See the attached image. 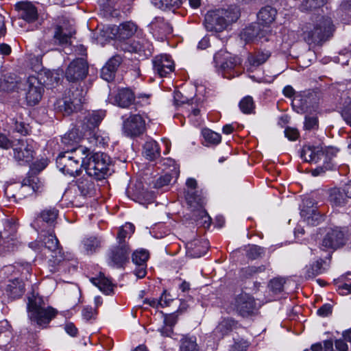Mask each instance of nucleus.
Here are the masks:
<instances>
[{
    "label": "nucleus",
    "mask_w": 351,
    "mask_h": 351,
    "mask_svg": "<svg viewBox=\"0 0 351 351\" xmlns=\"http://www.w3.org/2000/svg\"><path fill=\"white\" fill-rule=\"evenodd\" d=\"M122 130L127 136H138L145 131V121L140 114H132L123 121Z\"/></svg>",
    "instance_id": "8"
},
{
    "label": "nucleus",
    "mask_w": 351,
    "mask_h": 351,
    "mask_svg": "<svg viewBox=\"0 0 351 351\" xmlns=\"http://www.w3.org/2000/svg\"><path fill=\"white\" fill-rule=\"evenodd\" d=\"M248 346V343L244 340L235 341L232 347V351H245Z\"/></svg>",
    "instance_id": "59"
},
{
    "label": "nucleus",
    "mask_w": 351,
    "mask_h": 351,
    "mask_svg": "<svg viewBox=\"0 0 351 351\" xmlns=\"http://www.w3.org/2000/svg\"><path fill=\"white\" fill-rule=\"evenodd\" d=\"M112 103L121 108H128L133 104L135 96L132 90L125 88L119 89L117 93L110 98Z\"/></svg>",
    "instance_id": "17"
},
{
    "label": "nucleus",
    "mask_w": 351,
    "mask_h": 351,
    "mask_svg": "<svg viewBox=\"0 0 351 351\" xmlns=\"http://www.w3.org/2000/svg\"><path fill=\"white\" fill-rule=\"evenodd\" d=\"M332 152V148H325L321 145H305L301 152V157L307 162H317L324 159H330L329 153Z\"/></svg>",
    "instance_id": "10"
},
{
    "label": "nucleus",
    "mask_w": 351,
    "mask_h": 351,
    "mask_svg": "<svg viewBox=\"0 0 351 351\" xmlns=\"http://www.w3.org/2000/svg\"><path fill=\"white\" fill-rule=\"evenodd\" d=\"M15 8L19 12L20 18L28 23L36 21L38 18V12L35 6L28 1L19 2L15 5Z\"/></svg>",
    "instance_id": "15"
},
{
    "label": "nucleus",
    "mask_w": 351,
    "mask_h": 351,
    "mask_svg": "<svg viewBox=\"0 0 351 351\" xmlns=\"http://www.w3.org/2000/svg\"><path fill=\"white\" fill-rule=\"evenodd\" d=\"M264 254V249L256 245H249L247 250V256L252 260L262 257Z\"/></svg>",
    "instance_id": "44"
},
{
    "label": "nucleus",
    "mask_w": 351,
    "mask_h": 351,
    "mask_svg": "<svg viewBox=\"0 0 351 351\" xmlns=\"http://www.w3.org/2000/svg\"><path fill=\"white\" fill-rule=\"evenodd\" d=\"M235 324H236L234 320L225 319L222 320L216 327L215 329V333L216 335L223 336L224 335L231 331L235 326Z\"/></svg>",
    "instance_id": "35"
},
{
    "label": "nucleus",
    "mask_w": 351,
    "mask_h": 351,
    "mask_svg": "<svg viewBox=\"0 0 351 351\" xmlns=\"http://www.w3.org/2000/svg\"><path fill=\"white\" fill-rule=\"evenodd\" d=\"M202 134L204 141L206 142V145H217L221 142V135L210 129H203L202 131Z\"/></svg>",
    "instance_id": "34"
},
{
    "label": "nucleus",
    "mask_w": 351,
    "mask_h": 351,
    "mask_svg": "<svg viewBox=\"0 0 351 351\" xmlns=\"http://www.w3.org/2000/svg\"><path fill=\"white\" fill-rule=\"evenodd\" d=\"M174 103L176 106H180L182 104H188L190 101V99L184 96L181 92H174Z\"/></svg>",
    "instance_id": "56"
},
{
    "label": "nucleus",
    "mask_w": 351,
    "mask_h": 351,
    "mask_svg": "<svg viewBox=\"0 0 351 351\" xmlns=\"http://www.w3.org/2000/svg\"><path fill=\"white\" fill-rule=\"evenodd\" d=\"M154 70L160 77H165L174 69V63L167 55L158 56L153 60Z\"/></svg>",
    "instance_id": "14"
},
{
    "label": "nucleus",
    "mask_w": 351,
    "mask_h": 351,
    "mask_svg": "<svg viewBox=\"0 0 351 351\" xmlns=\"http://www.w3.org/2000/svg\"><path fill=\"white\" fill-rule=\"evenodd\" d=\"M285 280L282 278H274L268 284L269 289L274 293H280L283 290Z\"/></svg>",
    "instance_id": "45"
},
{
    "label": "nucleus",
    "mask_w": 351,
    "mask_h": 351,
    "mask_svg": "<svg viewBox=\"0 0 351 351\" xmlns=\"http://www.w3.org/2000/svg\"><path fill=\"white\" fill-rule=\"evenodd\" d=\"M115 73V71L105 64L101 69V77L106 81L110 82L114 79Z\"/></svg>",
    "instance_id": "52"
},
{
    "label": "nucleus",
    "mask_w": 351,
    "mask_h": 351,
    "mask_svg": "<svg viewBox=\"0 0 351 351\" xmlns=\"http://www.w3.org/2000/svg\"><path fill=\"white\" fill-rule=\"evenodd\" d=\"M317 119L315 117H306L304 128L306 130H311L317 125Z\"/></svg>",
    "instance_id": "60"
},
{
    "label": "nucleus",
    "mask_w": 351,
    "mask_h": 351,
    "mask_svg": "<svg viewBox=\"0 0 351 351\" xmlns=\"http://www.w3.org/2000/svg\"><path fill=\"white\" fill-rule=\"evenodd\" d=\"M171 300H172L169 298V295L167 293L166 291H164L160 298V307L169 306Z\"/></svg>",
    "instance_id": "64"
},
{
    "label": "nucleus",
    "mask_w": 351,
    "mask_h": 351,
    "mask_svg": "<svg viewBox=\"0 0 351 351\" xmlns=\"http://www.w3.org/2000/svg\"><path fill=\"white\" fill-rule=\"evenodd\" d=\"M208 247L207 241L194 240L186 244L187 254L192 258H199L206 253Z\"/></svg>",
    "instance_id": "19"
},
{
    "label": "nucleus",
    "mask_w": 351,
    "mask_h": 351,
    "mask_svg": "<svg viewBox=\"0 0 351 351\" xmlns=\"http://www.w3.org/2000/svg\"><path fill=\"white\" fill-rule=\"evenodd\" d=\"M84 247L88 252L92 253L99 247V241L96 238H89L84 241Z\"/></svg>",
    "instance_id": "50"
},
{
    "label": "nucleus",
    "mask_w": 351,
    "mask_h": 351,
    "mask_svg": "<svg viewBox=\"0 0 351 351\" xmlns=\"http://www.w3.org/2000/svg\"><path fill=\"white\" fill-rule=\"evenodd\" d=\"M233 308L242 317L252 315L256 309V302L253 297L247 293L238 295L234 303Z\"/></svg>",
    "instance_id": "11"
},
{
    "label": "nucleus",
    "mask_w": 351,
    "mask_h": 351,
    "mask_svg": "<svg viewBox=\"0 0 351 351\" xmlns=\"http://www.w3.org/2000/svg\"><path fill=\"white\" fill-rule=\"evenodd\" d=\"M58 210L55 208H48L42 210L40 218L49 226H53L58 216Z\"/></svg>",
    "instance_id": "33"
},
{
    "label": "nucleus",
    "mask_w": 351,
    "mask_h": 351,
    "mask_svg": "<svg viewBox=\"0 0 351 351\" xmlns=\"http://www.w3.org/2000/svg\"><path fill=\"white\" fill-rule=\"evenodd\" d=\"M332 313V306L329 304H324L317 310V314L322 317H327Z\"/></svg>",
    "instance_id": "61"
},
{
    "label": "nucleus",
    "mask_w": 351,
    "mask_h": 351,
    "mask_svg": "<svg viewBox=\"0 0 351 351\" xmlns=\"http://www.w3.org/2000/svg\"><path fill=\"white\" fill-rule=\"evenodd\" d=\"M91 282L97 287L99 290L108 295L113 291V285L109 279L100 274L97 278H92Z\"/></svg>",
    "instance_id": "28"
},
{
    "label": "nucleus",
    "mask_w": 351,
    "mask_h": 351,
    "mask_svg": "<svg viewBox=\"0 0 351 351\" xmlns=\"http://www.w3.org/2000/svg\"><path fill=\"white\" fill-rule=\"evenodd\" d=\"M143 154L149 160H154L160 155L158 144L155 141H149L145 143L143 147Z\"/></svg>",
    "instance_id": "26"
},
{
    "label": "nucleus",
    "mask_w": 351,
    "mask_h": 351,
    "mask_svg": "<svg viewBox=\"0 0 351 351\" xmlns=\"http://www.w3.org/2000/svg\"><path fill=\"white\" fill-rule=\"evenodd\" d=\"M11 332L7 321L0 322V348L5 346L10 340Z\"/></svg>",
    "instance_id": "36"
},
{
    "label": "nucleus",
    "mask_w": 351,
    "mask_h": 351,
    "mask_svg": "<svg viewBox=\"0 0 351 351\" xmlns=\"http://www.w3.org/2000/svg\"><path fill=\"white\" fill-rule=\"evenodd\" d=\"M128 248L122 245L114 248L110 254L112 262L117 267H121L128 259Z\"/></svg>",
    "instance_id": "24"
},
{
    "label": "nucleus",
    "mask_w": 351,
    "mask_h": 351,
    "mask_svg": "<svg viewBox=\"0 0 351 351\" xmlns=\"http://www.w3.org/2000/svg\"><path fill=\"white\" fill-rule=\"evenodd\" d=\"M23 187H24L23 186H15V185L8 186L5 189V195L9 200L12 201L14 202H16L17 196H19V195H18V194L14 193V192L18 188H20V189H22Z\"/></svg>",
    "instance_id": "49"
},
{
    "label": "nucleus",
    "mask_w": 351,
    "mask_h": 351,
    "mask_svg": "<svg viewBox=\"0 0 351 351\" xmlns=\"http://www.w3.org/2000/svg\"><path fill=\"white\" fill-rule=\"evenodd\" d=\"M148 258V252L143 249L135 251L132 256V261L136 265H146Z\"/></svg>",
    "instance_id": "42"
},
{
    "label": "nucleus",
    "mask_w": 351,
    "mask_h": 351,
    "mask_svg": "<svg viewBox=\"0 0 351 351\" xmlns=\"http://www.w3.org/2000/svg\"><path fill=\"white\" fill-rule=\"evenodd\" d=\"M266 266L261 265L259 266H249L244 269L243 272L246 277L252 276L260 273L265 272Z\"/></svg>",
    "instance_id": "47"
},
{
    "label": "nucleus",
    "mask_w": 351,
    "mask_h": 351,
    "mask_svg": "<svg viewBox=\"0 0 351 351\" xmlns=\"http://www.w3.org/2000/svg\"><path fill=\"white\" fill-rule=\"evenodd\" d=\"M7 291L9 293V295L13 298L20 297L24 293V284L21 280L14 279L8 285Z\"/></svg>",
    "instance_id": "31"
},
{
    "label": "nucleus",
    "mask_w": 351,
    "mask_h": 351,
    "mask_svg": "<svg viewBox=\"0 0 351 351\" xmlns=\"http://www.w3.org/2000/svg\"><path fill=\"white\" fill-rule=\"evenodd\" d=\"M77 188L84 196L90 195L94 190V184L86 179H80L77 181Z\"/></svg>",
    "instance_id": "41"
},
{
    "label": "nucleus",
    "mask_w": 351,
    "mask_h": 351,
    "mask_svg": "<svg viewBox=\"0 0 351 351\" xmlns=\"http://www.w3.org/2000/svg\"><path fill=\"white\" fill-rule=\"evenodd\" d=\"M96 315V308L92 306H85L82 311V316L86 321L95 319Z\"/></svg>",
    "instance_id": "51"
},
{
    "label": "nucleus",
    "mask_w": 351,
    "mask_h": 351,
    "mask_svg": "<svg viewBox=\"0 0 351 351\" xmlns=\"http://www.w3.org/2000/svg\"><path fill=\"white\" fill-rule=\"evenodd\" d=\"M27 185L31 186L35 192L39 191L43 186V182L36 176L30 177L27 181H25V186H23L25 187Z\"/></svg>",
    "instance_id": "48"
},
{
    "label": "nucleus",
    "mask_w": 351,
    "mask_h": 351,
    "mask_svg": "<svg viewBox=\"0 0 351 351\" xmlns=\"http://www.w3.org/2000/svg\"><path fill=\"white\" fill-rule=\"evenodd\" d=\"M27 309L30 319L43 326H46L57 314L55 308L51 306L45 308L43 300L35 296L29 298Z\"/></svg>",
    "instance_id": "4"
},
{
    "label": "nucleus",
    "mask_w": 351,
    "mask_h": 351,
    "mask_svg": "<svg viewBox=\"0 0 351 351\" xmlns=\"http://www.w3.org/2000/svg\"><path fill=\"white\" fill-rule=\"evenodd\" d=\"M134 231V226L130 223H126L122 228H121L118 232L117 239L119 243H121L129 233H133Z\"/></svg>",
    "instance_id": "46"
},
{
    "label": "nucleus",
    "mask_w": 351,
    "mask_h": 351,
    "mask_svg": "<svg viewBox=\"0 0 351 351\" xmlns=\"http://www.w3.org/2000/svg\"><path fill=\"white\" fill-rule=\"evenodd\" d=\"M193 216L199 225L203 226L204 228H208L210 226L211 218L204 208L198 209V210L193 213Z\"/></svg>",
    "instance_id": "37"
},
{
    "label": "nucleus",
    "mask_w": 351,
    "mask_h": 351,
    "mask_svg": "<svg viewBox=\"0 0 351 351\" xmlns=\"http://www.w3.org/2000/svg\"><path fill=\"white\" fill-rule=\"evenodd\" d=\"M333 32L334 25L331 19L318 15L304 26V39L309 45H322L332 36Z\"/></svg>",
    "instance_id": "1"
},
{
    "label": "nucleus",
    "mask_w": 351,
    "mask_h": 351,
    "mask_svg": "<svg viewBox=\"0 0 351 351\" xmlns=\"http://www.w3.org/2000/svg\"><path fill=\"white\" fill-rule=\"evenodd\" d=\"M259 25H254L246 27L241 33V37L245 41L258 42L261 38L259 36Z\"/></svg>",
    "instance_id": "32"
},
{
    "label": "nucleus",
    "mask_w": 351,
    "mask_h": 351,
    "mask_svg": "<svg viewBox=\"0 0 351 351\" xmlns=\"http://www.w3.org/2000/svg\"><path fill=\"white\" fill-rule=\"evenodd\" d=\"M23 85V81H21L14 74L5 75L1 81L0 87L5 91L20 90Z\"/></svg>",
    "instance_id": "21"
},
{
    "label": "nucleus",
    "mask_w": 351,
    "mask_h": 351,
    "mask_svg": "<svg viewBox=\"0 0 351 351\" xmlns=\"http://www.w3.org/2000/svg\"><path fill=\"white\" fill-rule=\"evenodd\" d=\"M45 247L52 252V257L55 264H60L65 260V256L59 248V242L56 236L50 234L44 239Z\"/></svg>",
    "instance_id": "16"
},
{
    "label": "nucleus",
    "mask_w": 351,
    "mask_h": 351,
    "mask_svg": "<svg viewBox=\"0 0 351 351\" xmlns=\"http://www.w3.org/2000/svg\"><path fill=\"white\" fill-rule=\"evenodd\" d=\"M14 158L21 164L29 163L33 160L34 151L33 146L27 141L20 140L16 145Z\"/></svg>",
    "instance_id": "13"
},
{
    "label": "nucleus",
    "mask_w": 351,
    "mask_h": 351,
    "mask_svg": "<svg viewBox=\"0 0 351 351\" xmlns=\"http://www.w3.org/2000/svg\"><path fill=\"white\" fill-rule=\"evenodd\" d=\"M285 136L291 141H295L298 138L299 133L298 130L295 128H288L285 131Z\"/></svg>",
    "instance_id": "62"
},
{
    "label": "nucleus",
    "mask_w": 351,
    "mask_h": 351,
    "mask_svg": "<svg viewBox=\"0 0 351 351\" xmlns=\"http://www.w3.org/2000/svg\"><path fill=\"white\" fill-rule=\"evenodd\" d=\"M324 271L323 268V261H317L306 269V277L313 278Z\"/></svg>",
    "instance_id": "43"
},
{
    "label": "nucleus",
    "mask_w": 351,
    "mask_h": 351,
    "mask_svg": "<svg viewBox=\"0 0 351 351\" xmlns=\"http://www.w3.org/2000/svg\"><path fill=\"white\" fill-rule=\"evenodd\" d=\"M90 154V150L82 146L73 152L61 153L56 159L57 167L64 174L77 176L82 168H84L86 158Z\"/></svg>",
    "instance_id": "2"
},
{
    "label": "nucleus",
    "mask_w": 351,
    "mask_h": 351,
    "mask_svg": "<svg viewBox=\"0 0 351 351\" xmlns=\"http://www.w3.org/2000/svg\"><path fill=\"white\" fill-rule=\"evenodd\" d=\"M64 330L66 332V333H68L69 335H71L72 337H75L77 334V328L71 322L66 323L65 324Z\"/></svg>",
    "instance_id": "63"
},
{
    "label": "nucleus",
    "mask_w": 351,
    "mask_h": 351,
    "mask_svg": "<svg viewBox=\"0 0 351 351\" xmlns=\"http://www.w3.org/2000/svg\"><path fill=\"white\" fill-rule=\"evenodd\" d=\"M180 351H200L195 336L184 335L180 339Z\"/></svg>",
    "instance_id": "27"
},
{
    "label": "nucleus",
    "mask_w": 351,
    "mask_h": 351,
    "mask_svg": "<svg viewBox=\"0 0 351 351\" xmlns=\"http://www.w3.org/2000/svg\"><path fill=\"white\" fill-rule=\"evenodd\" d=\"M271 56V52L267 50L259 51L248 57V62L251 66L258 67L265 63Z\"/></svg>",
    "instance_id": "29"
},
{
    "label": "nucleus",
    "mask_w": 351,
    "mask_h": 351,
    "mask_svg": "<svg viewBox=\"0 0 351 351\" xmlns=\"http://www.w3.org/2000/svg\"><path fill=\"white\" fill-rule=\"evenodd\" d=\"M152 3L156 7L165 10L178 8L181 0H152Z\"/></svg>",
    "instance_id": "39"
},
{
    "label": "nucleus",
    "mask_w": 351,
    "mask_h": 351,
    "mask_svg": "<svg viewBox=\"0 0 351 351\" xmlns=\"http://www.w3.org/2000/svg\"><path fill=\"white\" fill-rule=\"evenodd\" d=\"M346 238L340 228L336 227L328 231L324 237L321 247L324 250H335L345 244Z\"/></svg>",
    "instance_id": "12"
},
{
    "label": "nucleus",
    "mask_w": 351,
    "mask_h": 351,
    "mask_svg": "<svg viewBox=\"0 0 351 351\" xmlns=\"http://www.w3.org/2000/svg\"><path fill=\"white\" fill-rule=\"evenodd\" d=\"M276 10L270 7L266 6L261 9L257 14L259 23L263 25H269L272 23L276 16Z\"/></svg>",
    "instance_id": "25"
},
{
    "label": "nucleus",
    "mask_w": 351,
    "mask_h": 351,
    "mask_svg": "<svg viewBox=\"0 0 351 351\" xmlns=\"http://www.w3.org/2000/svg\"><path fill=\"white\" fill-rule=\"evenodd\" d=\"M75 34V30L71 25L64 23L56 26L53 38L60 45L68 44Z\"/></svg>",
    "instance_id": "18"
},
{
    "label": "nucleus",
    "mask_w": 351,
    "mask_h": 351,
    "mask_svg": "<svg viewBox=\"0 0 351 351\" xmlns=\"http://www.w3.org/2000/svg\"><path fill=\"white\" fill-rule=\"evenodd\" d=\"M84 95L82 89L76 88L73 91L69 90L64 98L58 101L60 110L66 114H70L80 109L84 101Z\"/></svg>",
    "instance_id": "6"
},
{
    "label": "nucleus",
    "mask_w": 351,
    "mask_h": 351,
    "mask_svg": "<svg viewBox=\"0 0 351 351\" xmlns=\"http://www.w3.org/2000/svg\"><path fill=\"white\" fill-rule=\"evenodd\" d=\"M301 215L303 217H306L308 223H311V221H313L314 219L315 221H317L319 218V215L316 213L315 210L314 208L310 210L308 213L305 210L302 209L301 211Z\"/></svg>",
    "instance_id": "58"
},
{
    "label": "nucleus",
    "mask_w": 351,
    "mask_h": 351,
    "mask_svg": "<svg viewBox=\"0 0 351 351\" xmlns=\"http://www.w3.org/2000/svg\"><path fill=\"white\" fill-rule=\"evenodd\" d=\"M136 25L132 22H125L115 28L114 35L119 40H125L132 37L136 32Z\"/></svg>",
    "instance_id": "22"
},
{
    "label": "nucleus",
    "mask_w": 351,
    "mask_h": 351,
    "mask_svg": "<svg viewBox=\"0 0 351 351\" xmlns=\"http://www.w3.org/2000/svg\"><path fill=\"white\" fill-rule=\"evenodd\" d=\"M106 116V112L104 110H96L88 113L86 117V126L88 129H96L99 124Z\"/></svg>",
    "instance_id": "30"
},
{
    "label": "nucleus",
    "mask_w": 351,
    "mask_h": 351,
    "mask_svg": "<svg viewBox=\"0 0 351 351\" xmlns=\"http://www.w3.org/2000/svg\"><path fill=\"white\" fill-rule=\"evenodd\" d=\"M185 197L193 213L204 208L205 201L202 191H186Z\"/></svg>",
    "instance_id": "20"
},
{
    "label": "nucleus",
    "mask_w": 351,
    "mask_h": 351,
    "mask_svg": "<svg viewBox=\"0 0 351 351\" xmlns=\"http://www.w3.org/2000/svg\"><path fill=\"white\" fill-rule=\"evenodd\" d=\"M122 62V58L120 56H114L112 57L106 64L109 68L117 72V69Z\"/></svg>",
    "instance_id": "54"
},
{
    "label": "nucleus",
    "mask_w": 351,
    "mask_h": 351,
    "mask_svg": "<svg viewBox=\"0 0 351 351\" xmlns=\"http://www.w3.org/2000/svg\"><path fill=\"white\" fill-rule=\"evenodd\" d=\"M89 138L90 139V142L94 143L95 144H101L103 143V138L99 134V130L97 128L96 129H88Z\"/></svg>",
    "instance_id": "53"
},
{
    "label": "nucleus",
    "mask_w": 351,
    "mask_h": 351,
    "mask_svg": "<svg viewBox=\"0 0 351 351\" xmlns=\"http://www.w3.org/2000/svg\"><path fill=\"white\" fill-rule=\"evenodd\" d=\"M332 169V165L328 161H325L322 167H318L311 171V173L313 176H318L324 173L326 171Z\"/></svg>",
    "instance_id": "57"
},
{
    "label": "nucleus",
    "mask_w": 351,
    "mask_h": 351,
    "mask_svg": "<svg viewBox=\"0 0 351 351\" xmlns=\"http://www.w3.org/2000/svg\"><path fill=\"white\" fill-rule=\"evenodd\" d=\"M88 64L83 58H77L72 61L65 71V77L69 82L82 80L88 73Z\"/></svg>",
    "instance_id": "9"
},
{
    "label": "nucleus",
    "mask_w": 351,
    "mask_h": 351,
    "mask_svg": "<svg viewBox=\"0 0 351 351\" xmlns=\"http://www.w3.org/2000/svg\"><path fill=\"white\" fill-rule=\"evenodd\" d=\"M20 90L25 93V99L30 106L37 104L42 97L43 88L38 79L31 76L23 80V85Z\"/></svg>",
    "instance_id": "7"
},
{
    "label": "nucleus",
    "mask_w": 351,
    "mask_h": 351,
    "mask_svg": "<svg viewBox=\"0 0 351 351\" xmlns=\"http://www.w3.org/2000/svg\"><path fill=\"white\" fill-rule=\"evenodd\" d=\"M349 199L345 193L344 189L341 190L339 188H332L328 191V199L333 206H343L347 203Z\"/></svg>",
    "instance_id": "23"
},
{
    "label": "nucleus",
    "mask_w": 351,
    "mask_h": 351,
    "mask_svg": "<svg viewBox=\"0 0 351 351\" xmlns=\"http://www.w3.org/2000/svg\"><path fill=\"white\" fill-rule=\"evenodd\" d=\"M239 17L237 8L209 11L205 16L204 25L207 30L221 32Z\"/></svg>",
    "instance_id": "3"
},
{
    "label": "nucleus",
    "mask_w": 351,
    "mask_h": 351,
    "mask_svg": "<svg viewBox=\"0 0 351 351\" xmlns=\"http://www.w3.org/2000/svg\"><path fill=\"white\" fill-rule=\"evenodd\" d=\"M327 0H303L300 10L302 12H307L315 10L324 6Z\"/></svg>",
    "instance_id": "38"
},
{
    "label": "nucleus",
    "mask_w": 351,
    "mask_h": 351,
    "mask_svg": "<svg viewBox=\"0 0 351 351\" xmlns=\"http://www.w3.org/2000/svg\"><path fill=\"white\" fill-rule=\"evenodd\" d=\"M110 157L104 153L98 152L86 158L84 169L89 176L101 180L110 173Z\"/></svg>",
    "instance_id": "5"
},
{
    "label": "nucleus",
    "mask_w": 351,
    "mask_h": 351,
    "mask_svg": "<svg viewBox=\"0 0 351 351\" xmlns=\"http://www.w3.org/2000/svg\"><path fill=\"white\" fill-rule=\"evenodd\" d=\"M239 108L245 114L253 113L255 109V104L253 98L250 96H246L239 102Z\"/></svg>",
    "instance_id": "40"
},
{
    "label": "nucleus",
    "mask_w": 351,
    "mask_h": 351,
    "mask_svg": "<svg viewBox=\"0 0 351 351\" xmlns=\"http://www.w3.org/2000/svg\"><path fill=\"white\" fill-rule=\"evenodd\" d=\"M172 180V176L169 174L166 173L165 175L160 177L156 181L154 186L156 188L160 189L165 186L168 185Z\"/></svg>",
    "instance_id": "55"
}]
</instances>
